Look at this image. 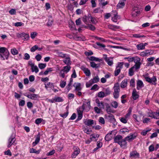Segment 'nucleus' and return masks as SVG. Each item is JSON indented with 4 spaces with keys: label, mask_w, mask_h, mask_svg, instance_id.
<instances>
[{
    "label": "nucleus",
    "mask_w": 159,
    "mask_h": 159,
    "mask_svg": "<svg viewBox=\"0 0 159 159\" xmlns=\"http://www.w3.org/2000/svg\"><path fill=\"white\" fill-rule=\"evenodd\" d=\"M137 135L136 134H131L127 136L124 139L120 135H117L114 138V141L115 143L119 144L121 148L125 149L127 145V141L130 142L135 139Z\"/></svg>",
    "instance_id": "obj_1"
},
{
    "label": "nucleus",
    "mask_w": 159,
    "mask_h": 159,
    "mask_svg": "<svg viewBox=\"0 0 159 159\" xmlns=\"http://www.w3.org/2000/svg\"><path fill=\"white\" fill-rule=\"evenodd\" d=\"M91 107L90 102L89 101L84 103L83 105L79 107V109L81 111H84L86 112H88L90 110Z\"/></svg>",
    "instance_id": "obj_2"
},
{
    "label": "nucleus",
    "mask_w": 159,
    "mask_h": 159,
    "mask_svg": "<svg viewBox=\"0 0 159 159\" xmlns=\"http://www.w3.org/2000/svg\"><path fill=\"white\" fill-rule=\"evenodd\" d=\"M114 92L113 93L114 97L115 98H117L119 95L120 92V87L119 84L116 83L115 84L113 87Z\"/></svg>",
    "instance_id": "obj_3"
},
{
    "label": "nucleus",
    "mask_w": 159,
    "mask_h": 159,
    "mask_svg": "<svg viewBox=\"0 0 159 159\" xmlns=\"http://www.w3.org/2000/svg\"><path fill=\"white\" fill-rule=\"evenodd\" d=\"M105 118L109 122L112 123L114 125L117 124L116 119L113 115L109 114L108 116H106Z\"/></svg>",
    "instance_id": "obj_4"
},
{
    "label": "nucleus",
    "mask_w": 159,
    "mask_h": 159,
    "mask_svg": "<svg viewBox=\"0 0 159 159\" xmlns=\"http://www.w3.org/2000/svg\"><path fill=\"white\" fill-rule=\"evenodd\" d=\"M16 141L15 137L12 134L8 139L7 147L10 148L12 145H15L16 144Z\"/></svg>",
    "instance_id": "obj_5"
},
{
    "label": "nucleus",
    "mask_w": 159,
    "mask_h": 159,
    "mask_svg": "<svg viewBox=\"0 0 159 159\" xmlns=\"http://www.w3.org/2000/svg\"><path fill=\"white\" fill-rule=\"evenodd\" d=\"M140 59L138 57H134V61L135 64L134 66L135 67V70L139 69L140 67L141 63L140 62Z\"/></svg>",
    "instance_id": "obj_6"
},
{
    "label": "nucleus",
    "mask_w": 159,
    "mask_h": 159,
    "mask_svg": "<svg viewBox=\"0 0 159 159\" xmlns=\"http://www.w3.org/2000/svg\"><path fill=\"white\" fill-rule=\"evenodd\" d=\"M148 114V116L152 118L157 119L159 118V112H153L152 111L150 110Z\"/></svg>",
    "instance_id": "obj_7"
},
{
    "label": "nucleus",
    "mask_w": 159,
    "mask_h": 159,
    "mask_svg": "<svg viewBox=\"0 0 159 159\" xmlns=\"http://www.w3.org/2000/svg\"><path fill=\"white\" fill-rule=\"evenodd\" d=\"M123 63L122 62H120L118 63L114 71V75L115 76H117L119 74L121 69L123 67Z\"/></svg>",
    "instance_id": "obj_8"
},
{
    "label": "nucleus",
    "mask_w": 159,
    "mask_h": 159,
    "mask_svg": "<svg viewBox=\"0 0 159 159\" xmlns=\"http://www.w3.org/2000/svg\"><path fill=\"white\" fill-rule=\"evenodd\" d=\"M73 149L74 151L71 155V157L72 158H75L80 153V149L78 147L74 146Z\"/></svg>",
    "instance_id": "obj_9"
},
{
    "label": "nucleus",
    "mask_w": 159,
    "mask_h": 159,
    "mask_svg": "<svg viewBox=\"0 0 159 159\" xmlns=\"http://www.w3.org/2000/svg\"><path fill=\"white\" fill-rule=\"evenodd\" d=\"M145 79L147 82L151 84L154 85L156 84V82L157 80L156 76H154L151 78L148 77H145Z\"/></svg>",
    "instance_id": "obj_10"
},
{
    "label": "nucleus",
    "mask_w": 159,
    "mask_h": 159,
    "mask_svg": "<svg viewBox=\"0 0 159 159\" xmlns=\"http://www.w3.org/2000/svg\"><path fill=\"white\" fill-rule=\"evenodd\" d=\"M105 61L109 66H111L113 64L112 58L107 57L106 55H103Z\"/></svg>",
    "instance_id": "obj_11"
},
{
    "label": "nucleus",
    "mask_w": 159,
    "mask_h": 159,
    "mask_svg": "<svg viewBox=\"0 0 159 159\" xmlns=\"http://www.w3.org/2000/svg\"><path fill=\"white\" fill-rule=\"evenodd\" d=\"M18 37H20L24 41L27 40L30 38V36L28 34H26L24 33H22L19 34L18 35Z\"/></svg>",
    "instance_id": "obj_12"
},
{
    "label": "nucleus",
    "mask_w": 159,
    "mask_h": 159,
    "mask_svg": "<svg viewBox=\"0 0 159 159\" xmlns=\"http://www.w3.org/2000/svg\"><path fill=\"white\" fill-rule=\"evenodd\" d=\"M73 86L75 89V91H81L82 89V88L81 87V84L79 83H75L73 84Z\"/></svg>",
    "instance_id": "obj_13"
},
{
    "label": "nucleus",
    "mask_w": 159,
    "mask_h": 159,
    "mask_svg": "<svg viewBox=\"0 0 159 159\" xmlns=\"http://www.w3.org/2000/svg\"><path fill=\"white\" fill-rule=\"evenodd\" d=\"M139 153L136 151H132L130 153L129 157L131 158H137L139 157Z\"/></svg>",
    "instance_id": "obj_14"
},
{
    "label": "nucleus",
    "mask_w": 159,
    "mask_h": 159,
    "mask_svg": "<svg viewBox=\"0 0 159 159\" xmlns=\"http://www.w3.org/2000/svg\"><path fill=\"white\" fill-rule=\"evenodd\" d=\"M126 0H120L117 5V8L119 9L123 7L125 5V2Z\"/></svg>",
    "instance_id": "obj_15"
},
{
    "label": "nucleus",
    "mask_w": 159,
    "mask_h": 159,
    "mask_svg": "<svg viewBox=\"0 0 159 159\" xmlns=\"http://www.w3.org/2000/svg\"><path fill=\"white\" fill-rule=\"evenodd\" d=\"M81 69L87 76H89L91 75L90 70L88 68L82 66Z\"/></svg>",
    "instance_id": "obj_16"
},
{
    "label": "nucleus",
    "mask_w": 159,
    "mask_h": 159,
    "mask_svg": "<svg viewBox=\"0 0 159 159\" xmlns=\"http://www.w3.org/2000/svg\"><path fill=\"white\" fill-rule=\"evenodd\" d=\"M84 123L85 125L89 126H91L94 124V121L93 120L91 119H86Z\"/></svg>",
    "instance_id": "obj_17"
},
{
    "label": "nucleus",
    "mask_w": 159,
    "mask_h": 159,
    "mask_svg": "<svg viewBox=\"0 0 159 159\" xmlns=\"http://www.w3.org/2000/svg\"><path fill=\"white\" fill-rule=\"evenodd\" d=\"M7 50V48L5 47L0 48V55L2 59L3 60H5V58L4 57L2 54H3Z\"/></svg>",
    "instance_id": "obj_18"
},
{
    "label": "nucleus",
    "mask_w": 159,
    "mask_h": 159,
    "mask_svg": "<svg viewBox=\"0 0 159 159\" xmlns=\"http://www.w3.org/2000/svg\"><path fill=\"white\" fill-rule=\"evenodd\" d=\"M54 87L53 84L50 82H48L46 84H45V87L47 90H48L49 88L52 89L54 88Z\"/></svg>",
    "instance_id": "obj_19"
},
{
    "label": "nucleus",
    "mask_w": 159,
    "mask_h": 159,
    "mask_svg": "<svg viewBox=\"0 0 159 159\" xmlns=\"http://www.w3.org/2000/svg\"><path fill=\"white\" fill-rule=\"evenodd\" d=\"M133 10L132 12V15L133 17H135L140 14V12L139 10L136 9L135 7L133 8Z\"/></svg>",
    "instance_id": "obj_20"
},
{
    "label": "nucleus",
    "mask_w": 159,
    "mask_h": 159,
    "mask_svg": "<svg viewBox=\"0 0 159 159\" xmlns=\"http://www.w3.org/2000/svg\"><path fill=\"white\" fill-rule=\"evenodd\" d=\"M40 139V133H39L37 135L36 138L35 139L34 142H33L32 143L33 146H34L37 145L39 142Z\"/></svg>",
    "instance_id": "obj_21"
},
{
    "label": "nucleus",
    "mask_w": 159,
    "mask_h": 159,
    "mask_svg": "<svg viewBox=\"0 0 159 159\" xmlns=\"http://www.w3.org/2000/svg\"><path fill=\"white\" fill-rule=\"evenodd\" d=\"M113 137V135L111 133H108L106 135L105 139L106 141H109L112 139Z\"/></svg>",
    "instance_id": "obj_22"
},
{
    "label": "nucleus",
    "mask_w": 159,
    "mask_h": 159,
    "mask_svg": "<svg viewBox=\"0 0 159 159\" xmlns=\"http://www.w3.org/2000/svg\"><path fill=\"white\" fill-rule=\"evenodd\" d=\"M144 86L143 82L140 80H138L137 83V89L139 90L140 89Z\"/></svg>",
    "instance_id": "obj_23"
},
{
    "label": "nucleus",
    "mask_w": 159,
    "mask_h": 159,
    "mask_svg": "<svg viewBox=\"0 0 159 159\" xmlns=\"http://www.w3.org/2000/svg\"><path fill=\"white\" fill-rule=\"evenodd\" d=\"M132 96L133 99L134 100L137 99L139 97V95L137 94V91L135 89H134L133 90Z\"/></svg>",
    "instance_id": "obj_24"
},
{
    "label": "nucleus",
    "mask_w": 159,
    "mask_h": 159,
    "mask_svg": "<svg viewBox=\"0 0 159 159\" xmlns=\"http://www.w3.org/2000/svg\"><path fill=\"white\" fill-rule=\"evenodd\" d=\"M63 68V69L61 70V71H63L64 72L66 73L70 71L71 68V67L68 65L64 66Z\"/></svg>",
    "instance_id": "obj_25"
},
{
    "label": "nucleus",
    "mask_w": 159,
    "mask_h": 159,
    "mask_svg": "<svg viewBox=\"0 0 159 159\" xmlns=\"http://www.w3.org/2000/svg\"><path fill=\"white\" fill-rule=\"evenodd\" d=\"M127 80L125 79L123 80L121 83L120 86L122 88H125L127 86Z\"/></svg>",
    "instance_id": "obj_26"
},
{
    "label": "nucleus",
    "mask_w": 159,
    "mask_h": 159,
    "mask_svg": "<svg viewBox=\"0 0 159 159\" xmlns=\"http://www.w3.org/2000/svg\"><path fill=\"white\" fill-rule=\"evenodd\" d=\"M112 11L114 13V16L112 18V20L113 22H117L118 18V16L117 15V12L116 11Z\"/></svg>",
    "instance_id": "obj_27"
},
{
    "label": "nucleus",
    "mask_w": 159,
    "mask_h": 159,
    "mask_svg": "<svg viewBox=\"0 0 159 159\" xmlns=\"http://www.w3.org/2000/svg\"><path fill=\"white\" fill-rule=\"evenodd\" d=\"M134 69H135V67L133 66L129 69V76H132L134 75Z\"/></svg>",
    "instance_id": "obj_28"
},
{
    "label": "nucleus",
    "mask_w": 159,
    "mask_h": 159,
    "mask_svg": "<svg viewBox=\"0 0 159 159\" xmlns=\"http://www.w3.org/2000/svg\"><path fill=\"white\" fill-rule=\"evenodd\" d=\"M63 62L65 64L68 65H70L71 64V61H70V58L69 57H67L63 60Z\"/></svg>",
    "instance_id": "obj_29"
},
{
    "label": "nucleus",
    "mask_w": 159,
    "mask_h": 159,
    "mask_svg": "<svg viewBox=\"0 0 159 159\" xmlns=\"http://www.w3.org/2000/svg\"><path fill=\"white\" fill-rule=\"evenodd\" d=\"M90 65L91 67L93 68H97L100 67V64H96L93 62H91Z\"/></svg>",
    "instance_id": "obj_30"
},
{
    "label": "nucleus",
    "mask_w": 159,
    "mask_h": 159,
    "mask_svg": "<svg viewBox=\"0 0 159 159\" xmlns=\"http://www.w3.org/2000/svg\"><path fill=\"white\" fill-rule=\"evenodd\" d=\"M99 4L100 6L103 7L107 4L108 3L107 1L104 2V0H98Z\"/></svg>",
    "instance_id": "obj_31"
},
{
    "label": "nucleus",
    "mask_w": 159,
    "mask_h": 159,
    "mask_svg": "<svg viewBox=\"0 0 159 159\" xmlns=\"http://www.w3.org/2000/svg\"><path fill=\"white\" fill-rule=\"evenodd\" d=\"M105 106L106 107V111L108 113H110L112 111L111 107L107 103H105Z\"/></svg>",
    "instance_id": "obj_32"
},
{
    "label": "nucleus",
    "mask_w": 159,
    "mask_h": 159,
    "mask_svg": "<svg viewBox=\"0 0 159 159\" xmlns=\"http://www.w3.org/2000/svg\"><path fill=\"white\" fill-rule=\"evenodd\" d=\"M85 28L90 30L92 31H94L95 30V27L92 24H89L87 26H85Z\"/></svg>",
    "instance_id": "obj_33"
},
{
    "label": "nucleus",
    "mask_w": 159,
    "mask_h": 159,
    "mask_svg": "<svg viewBox=\"0 0 159 159\" xmlns=\"http://www.w3.org/2000/svg\"><path fill=\"white\" fill-rule=\"evenodd\" d=\"M83 131L84 132L88 134H90L92 131L91 129H88V127L86 126V127H84L83 128Z\"/></svg>",
    "instance_id": "obj_34"
},
{
    "label": "nucleus",
    "mask_w": 159,
    "mask_h": 159,
    "mask_svg": "<svg viewBox=\"0 0 159 159\" xmlns=\"http://www.w3.org/2000/svg\"><path fill=\"white\" fill-rule=\"evenodd\" d=\"M89 59L90 61H102V60L99 59L98 58L94 57L93 56L90 57L89 58Z\"/></svg>",
    "instance_id": "obj_35"
},
{
    "label": "nucleus",
    "mask_w": 159,
    "mask_h": 159,
    "mask_svg": "<svg viewBox=\"0 0 159 159\" xmlns=\"http://www.w3.org/2000/svg\"><path fill=\"white\" fill-rule=\"evenodd\" d=\"M93 83H96L99 81V78L98 76H95L93 79L91 80Z\"/></svg>",
    "instance_id": "obj_36"
},
{
    "label": "nucleus",
    "mask_w": 159,
    "mask_h": 159,
    "mask_svg": "<svg viewBox=\"0 0 159 159\" xmlns=\"http://www.w3.org/2000/svg\"><path fill=\"white\" fill-rule=\"evenodd\" d=\"M53 100L55 101V102H62L63 101V99L59 97H55L53 98Z\"/></svg>",
    "instance_id": "obj_37"
},
{
    "label": "nucleus",
    "mask_w": 159,
    "mask_h": 159,
    "mask_svg": "<svg viewBox=\"0 0 159 159\" xmlns=\"http://www.w3.org/2000/svg\"><path fill=\"white\" fill-rule=\"evenodd\" d=\"M31 71L32 72L34 71L36 73H37L39 71V70L36 66H34L31 68Z\"/></svg>",
    "instance_id": "obj_38"
},
{
    "label": "nucleus",
    "mask_w": 159,
    "mask_h": 159,
    "mask_svg": "<svg viewBox=\"0 0 159 159\" xmlns=\"http://www.w3.org/2000/svg\"><path fill=\"white\" fill-rule=\"evenodd\" d=\"M78 116L77 120H81L82 117L83 111H81V110L79 109L78 110Z\"/></svg>",
    "instance_id": "obj_39"
},
{
    "label": "nucleus",
    "mask_w": 159,
    "mask_h": 159,
    "mask_svg": "<svg viewBox=\"0 0 159 159\" xmlns=\"http://www.w3.org/2000/svg\"><path fill=\"white\" fill-rule=\"evenodd\" d=\"M137 49L139 50H143L145 49L144 46L143 45V43H141L137 45Z\"/></svg>",
    "instance_id": "obj_40"
},
{
    "label": "nucleus",
    "mask_w": 159,
    "mask_h": 159,
    "mask_svg": "<svg viewBox=\"0 0 159 159\" xmlns=\"http://www.w3.org/2000/svg\"><path fill=\"white\" fill-rule=\"evenodd\" d=\"M53 71L52 68H47L46 70L44 72L43 74L45 75H47L48 74L49 72H51Z\"/></svg>",
    "instance_id": "obj_41"
},
{
    "label": "nucleus",
    "mask_w": 159,
    "mask_h": 159,
    "mask_svg": "<svg viewBox=\"0 0 159 159\" xmlns=\"http://www.w3.org/2000/svg\"><path fill=\"white\" fill-rule=\"evenodd\" d=\"M40 150H36L35 149L32 148L30 149V153H35L36 154H38L40 153Z\"/></svg>",
    "instance_id": "obj_42"
},
{
    "label": "nucleus",
    "mask_w": 159,
    "mask_h": 159,
    "mask_svg": "<svg viewBox=\"0 0 159 159\" xmlns=\"http://www.w3.org/2000/svg\"><path fill=\"white\" fill-rule=\"evenodd\" d=\"M133 37L136 38H139L141 37H145V36L144 35H141L139 34H133Z\"/></svg>",
    "instance_id": "obj_43"
},
{
    "label": "nucleus",
    "mask_w": 159,
    "mask_h": 159,
    "mask_svg": "<svg viewBox=\"0 0 159 159\" xmlns=\"http://www.w3.org/2000/svg\"><path fill=\"white\" fill-rule=\"evenodd\" d=\"M2 54L4 58H5L7 60L8 59L9 55V52L7 50Z\"/></svg>",
    "instance_id": "obj_44"
},
{
    "label": "nucleus",
    "mask_w": 159,
    "mask_h": 159,
    "mask_svg": "<svg viewBox=\"0 0 159 159\" xmlns=\"http://www.w3.org/2000/svg\"><path fill=\"white\" fill-rule=\"evenodd\" d=\"M11 52L14 55H17L18 54V51L16 48H14L11 49Z\"/></svg>",
    "instance_id": "obj_45"
},
{
    "label": "nucleus",
    "mask_w": 159,
    "mask_h": 159,
    "mask_svg": "<svg viewBox=\"0 0 159 159\" xmlns=\"http://www.w3.org/2000/svg\"><path fill=\"white\" fill-rule=\"evenodd\" d=\"M57 54L58 55V56L59 57L64 58L66 57V54H65L63 53L62 52H57Z\"/></svg>",
    "instance_id": "obj_46"
},
{
    "label": "nucleus",
    "mask_w": 159,
    "mask_h": 159,
    "mask_svg": "<svg viewBox=\"0 0 159 159\" xmlns=\"http://www.w3.org/2000/svg\"><path fill=\"white\" fill-rule=\"evenodd\" d=\"M46 66V63H39L38 65L40 69H42L44 68Z\"/></svg>",
    "instance_id": "obj_47"
},
{
    "label": "nucleus",
    "mask_w": 159,
    "mask_h": 159,
    "mask_svg": "<svg viewBox=\"0 0 159 159\" xmlns=\"http://www.w3.org/2000/svg\"><path fill=\"white\" fill-rule=\"evenodd\" d=\"M88 16H84L82 18V20L86 24L88 23Z\"/></svg>",
    "instance_id": "obj_48"
},
{
    "label": "nucleus",
    "mask_w": 159,
    "mask_h": 159,
    "mask_svg": "<svg viewBox=\"0 0 159 159\" xmlns=\"http://www.w3.org/2000/svg\"><path fill=\"white\" fill-rule=\"evenodd\" d=\"M151 130V129H144L143 130L141 133V134L145 136V135L148 132H149Z\"/></svg>",
    "instance_id": "obj_49"
},
{
    "label": "nucleus",
    "mask_w": 159,
    "mask_h": 159,
    "mask_svg": "<svg viewBox=\"0 0 159 159\" xmlns=\"http://www.w3.org/2000/svg\"><path fill=\"white\" fill-rule=\"evenodd\" d=\"M98 96L99 98H102L106 96L104 92L101 91L98 93Z\"/></svg>",
    "instance_id": "obj_50"
},
{
    "label": "nucleus",
    "mask_w": 159,
    "mask_h": 159,
    "mask_svg": "<svg viewBox=\"0 0 159 159\" xmlns=\"http://www.w3.org/2000/svg\"><path fill=\"white\" fill-rule=\"evenodd\" d=\"M66 84V81L61 80L60 84V86L61 88H64Z\"/></svg>",
    "instance_id": "obj_51"
},
{
    "label": "nucleus",
    "mask_w": 159,
    "mask_h": 159,
    "mask_svg": "<svg viewBox=\"0 0 159 159\" xmlns=\"http://www.w3.org/2000/svg\"><path fill=\"white\" fill-rule=\"evenodd\" d=\"M111 105L113 107L116 108L118 106V104L116 101H114L111 103Z\"/></svg>",
    "instance_id": "obj_52"
},
{
    "label": "nucleus",
    "mask_w": 159,
    "mask_h": 159,
    "mask_svg": "<svg viewBox=\"0 0 159 159\" xmlns=\"http://www.w3.org/2000/svg\"><path fill=\"white\" fill-rule=\"evenodd\" d=\"M93 83L92 82L91 80H90L88 82H87L86 84V86L87 88L91 86L93 84Z\"/></svg>",
    "instance_id": "obj_53"
},
{
    "label": "nucleus",
    "mask_w": 159,
    "mask_h": 159,
    "mask_svg": "<svg viewBox=\"0 0 159 159\" xmlns=\"http://www.w3.org/2000/svg\"><path fill=\"white\" fill-rule=\"evenodd\" d=\"M38 48V46L36 45L32 47L30 49V51L31 52H34Z\"/></svg>",
    "instance_id": "obj_54"
},
{
    "label": "nucleus",
    "mask_w": 159,
    "mask_h": 159,
    "mask_svg": "<svg viewBox=\"0 0 159 159\" xmlns=\"http://www.w3.org/2000/svg\"><path fill=\"white\" fill-rule=\"evenodd\" d=\"M120 120L121 122L124 124L126 123L127 122L128 120L126 119V118H125L124 117L120 118Z\"/></svg>",
    "instance_id": "obj_55"
},
{
    "label": "nucleus",
    "mask_w": 159,
    "mask_h": 159,
    "mask_svg": "<svg viewBox=\"0 0 159 159\" xmlns=\"http://www.w3.org/2000/svg\"><path fill=\"white\" fill-rule=\"evenodd\" d=\"M38 95L35 94H32L31 99L36 100L38 98Z\"/></svg>",
    "instance_id": "obj_56"
},
{
    "label": "nucleus",
    "mask_w": 159,
    "mask_h": 159,
    "mask_svg": "<svg viewBox=\"0 0 159 159\" xmlns=\"http://www.w3.org/2000/svg\"><path fill=\"white\" fill-rule=\"evenodd\" d=\"M135 86V80L134 79H132L130 81V86L132 87H134Z\"/></svg>",
    "instance_id": "obj_57"
},
{
    "label": "nucleus",
    "mask_w": 159,
    "mask_h": 159,
    "mask_svg": "<svg viewBox=\"0 0 159 159\" xmlns=\"http://www.w3.org/2000/svg\"><path fill=\"white\" fill-rule=\"evenodd\" d=\"M55 152V151L54 150H52L48 152L47 154L46 155L47 156H52L54 154Z\"/></svg>",
    "instance_id": "obj_58"
},
{
    "label": "nucleus",
    "mask_w": 159,
    "mask_h": 159,
    "mask_svg": "<svg viewBox=\"0 0 159 159\" xmlns=\"http://www.w3.org/2000/svg\"><path fill=\"white\" fill-rule=\"evenodd\" d=\"M9 13L11 15H15L16 11L15 9H12L9 11Z\"/></svg>",
    "instance_id": "obj_59"
},
{
    "label": "nucleus",
    "mask_w": 159,
    "mask_h": 159,
    "mask_svg": "<svg viewBox=\"0 0 159 159\" xmlns=\"http://www.w3.org/2000/svg\"><path fill=\"white\" fill-rule=\"evenodd\" d=\"M37 33L36 32H32L30 34L31 38L32 39H34L37 36Z\"/></svg>",
    "instance_id": "obj_60"
},
{
    "label": "nucleus",
    "mask_w": 159,
    "mask_h": 159,
    "mask_svg": "<svg viewBox=\"0 0 159 159\" xmlns=\"http://www.w3.org/2000/svg\"><path fill=\"white\" fill-rule=\"evenodd\" d=\"M105 95L106 96H107V95H108L110 93V89L109 88H107L105 89Z\"/></svg>",
    "instance_id": "obj_61"
},
{
    "label": "nucleus",
    "mask_w": 159,
    "mask_h": 159,
    "mask_svg": "<svg viewBox=\"0 0 159 159\" xmlns=\"http://www.w3.org/2000/svg\"><path fill=\"white\" fill-rule=\"evenodd\" d=\"M99 122L101 124L103 125L105 123L104 118L101 117H99Z\"/></svg>",
    "instance_id": "obj_62"
},
{
    "label": "nucleus",
    "mask_w": 159,
    "mask_h": 159,
    "mask_svg": "<svg viewBox=\"0 0 159 159\" xmlns=\"http://www.w3.org/2000/svg\"><path fill=\"white\" fill-rule=\"evenodd\" d=\"M72 88V86H70L67 85L66 86L65 90H66V91L67 93H68L69 91Z\"/></svg>",
    "instance_id": "obj_63"
},
{
    "label": "nucleus",
    "mask_w": 159,
    "mask_h": 159,
    "mask_svg": "<svg viewBox=\"0 0 159 159\" xmlns=\"http://www.w3.org/2000/svg\"><path fill=\"white\" fill-rule=\"evenodd\" d=\"M35 58L37 61H39L41 60L42 56L38 54L36 56Z\"/></svg>",
    "instance_id": "obj_64"
}]
</instances>
